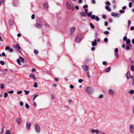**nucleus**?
I'll use <instances>...</instances> for the list:
<instances>
[{"instance_id":"nucleus-1","label":"nucleus","mask_w":134,"mask_h":134,"mask_svg":"<svg viewBox=\"0 0 134 134\" xmlns=\"http://www.w3.org/2000/svg\"><path fill=\"white\" fill-rule=\"evenodd\" d=\"M85 91L88 93L91 94L93 92V89L90 87H87L86 88Z\"/></svg>"},{"instance_id":"nucleus-2","label":"nucleus","mask_w":134,"mask_h":134,"mask_svg":"<svg viewBox=\"0 0 134 134\" xmlns=\"http://www.w3.org/2000/svg\"><path fill=\"white\" fill-rule=\"evenodd\" d=\"M35 130L36 132L37 133H39L40 131V128L39 125L36 123L34 125Z\"/></svg>"},{"instance_id":"nucleus-3","label":"nucleus","mask_w":134,"mask_h":134,"mask_svg":"<svg viewBox=\"0 0 134 134\" xmlns=\"http://www.w3.org/2000/svg\"><path fill=\"white\" fill-rule=\"evenodd\" d=\"M13 47L17 49V52H19L20 53H21V52L19 50L21 49V48L18 44H14L13 45Z\"/></svg>"},{"instance_id":"nucleus-4","label":"nucleus","mask_w":134,"mask_h":134,"mask_svg":"<svg viewBox=\"0 0 134 134\" xmlns=\"http://www.w3.org/2000/svg\"><path fill=\"white\" fill-rule=\"evenodd\" d=\"M82 38V36L81 35H78L76 38V39L75 41L76 42H79Z\"/></svg>"},{"instance_id":"nucleus-5","label":"nucleus","mask_w":134,"mask_h":134,"mask_svg":"<svg viewBox=\"0 0 134 134\" xmlns=\"http://www.w3.org/2000/svg\"><path fill=\"white\" fill-rule=\"evenodd\" d=\"M111 15L113 16H114L115 18H119L120 16V14L118 13L115 14L114 12L112 13Z\"/></svg>"},{"instance_id":"nucleus-6","label":"nucleus","mask_w":134,"mask_h":134,"mask_svg":"<svg viewBox=\"0 0 134 134\" xmlns=\"http://www.w3.org/2000/svg\"><path fill=\"white\" fill-rule=\"evenodd\" d=\"M101 132V131H99L97 130H94L93 129H92L91 131V132L92 133H96L97 134L99 132Z\"/></svg>"},{"instance_id":"nucleus-7","label":"nucleus","mask_w":134,"mask_h":134,"mask_svg":"<svg viewBox=\"0 0 134 134\" xmlns=\"http://www.w3.org/2000/svg\"><path fill=\"white\" fill-rule=\"evenodd\" d=\"M82 68L85 71H87L88 69V67L87 65H83L82 66Z\"/></svg>"},{"instance_id":"nucleus-8","label":"nucleus","mask_w":134,"mask_h":134,"mask_svg":"<svg viewBox=\"0 0 134 134\" xmlns=\"http://www.w3.org/2000/svg\"><path fill=\"white\" fill-rule=\"evenodd\" d=\"M31 126V123H28L27 122H26V128L28 130L29 129Z\"/></svg>"},{"instance_id":"nucleus-9","label":"nucleus","mask_w":134,"mask_h":134,"mask_svg":"<svg viewBox=\"0 0 134 134\" xmlns=\"http://www.w3.org/2000/svg\"><path fill=\"white\" fill-rule=\"evenodd\" d=\"M109 94L113 96L115 94V92L111 89H109Z\"/></svg>"},{"instance_id":"nucleus-10","label":"nucleus","mask_w":134,"mask_h":134,"mask_svg":"<svg viewBox=\"0 0 134 134\" xmlns=\"http://www.w3.org/2000/svg\"><path fill=\"white\" fill-rule=\"evenodd\" d=\"M126 77L127 79H129L130 78V72L127 71L126 73Z\"/></svg>"},{"instance_id":"nucleus-11","label":"nucleus","mask_w":134,"mask_h":134,"mask_svg":"<svg viewBox=\"0 0 134 134\" xmlns=\"http://www.w3.org/2000/svg\"><path fill=\"white\" fill-rule=\"evenodd\" d=\"M16 121L18 124H20L21 121V119L19 117H18L16 118Z\"/></svg>"},{"instance_id":"nucleus-12","label":"nucleus","mask_w":134,"mask_h":134,"mask_svg":"<svg viewBox=\"0 0 134 134\" xmlns=\"http://www.w3.org/2000/svg\"><path fill=\"white\" fill-rule=\"evenodd\" d=\"M42 24L41 23V24L37 23L35 24V26L38 28H40L41 27V26L42 25Z\"/></svg>"},{"instance_id":"nucleus-13","label":"nucleus","mask_w":134,"mask_h":134,"mask_svg":"<svg viewBox=\"0 0 134 134\" xmlns=\"http://www.w3.org/2000/svg\"><path fill=\"white\" fill-rule=\"evenodd\" d=\"M97 41L96 39L94 40V41H92V45L93 46H95L97 44Z\"/></svg>"},{"instance_id":"nucleus-14","label":"nucleus","mask_w":134,"mask_h":134,"mask_svg":"<svg viewBox=\"0 0 134 134\" xmlns=\"http://www.w3.org/2000/svg\"><path fill=\"white\" fill-rule=\"evenodd\" d=\"M75 28L74 27H73L71 28L70 31L71 32V34H72V33L74 32L75 30Z\"/></svg>"},{"instance_id":"nucleus-15","label":"nucleus","mask_w":134,"mask_h":134,"mask_svg":"<svg viewBox=\"0 0 134 134\" xmlns=\"http://www.w3.org/2000/svg\"><path fill=\"white\" fill-rule=\"evenodd\" d=\"M43 7L45 9L48 8V6L47 3H46L44 4L43 5Z\"/></svg>"},{"instance_id":"nucleus-16","label":"nucleus","mask_w":134,"mask_h":134,"mask_svg":"<svg viewBox=\"0 0 134 134\" xmlns=\"http://www.w3.org/2000/svg\"><path fill=\"white\" fill-rule=\"evenodd\" d=\"M30 76L32 78L34 79L35 78V76L34 75L33 73H30Z\"/></svg>"},{"instance_id":"nucleus-17","label":"nucleus","mask_w":134,"mask_h":134,"mask_svg":"<svg viewBox=\"0 0 134 134\" xmlns=\"http://www.w3.org/2000/svg\"><path fill=\"white\" fill-rule=\"evenodd\" d=\"M38 95V94H35L34 95V96L32 97V100L33 101H34L36 98L37 97Z\"/></svg>"},{"instance_id":"nucleus-18","label":"nucleus","mask_w":134,"mask_h":134,"mask_svg":"<svg viewBox=\"0 0 134 134\" xmlns=\"http://www.w3.org/2000/svg\"><path fill=\"white\" fill-rule=\"evenodd\" d=\"M130 94H133L134 93V90H131L128 92Z\"/></svg>"},{"instance_id":"nucleus-19","label":"nucleus","mask_w":134,"mask_h":134,"mask_svg":"<svg viewBox=\"0 0 134 134\" xmlns=\"http://www.w3.org/2000/svg\"><path fill=\"white\" fill-rule=\"evenodd\" d=\"M2 128L1 129L2 132L1 133V134H2V133L4 132V129L5 128L3 124H2Z\"/></svg>"},{"instance_id":"nucleus-20","label":"nucleus","mask_w":134,"mask_h":134,"mask_svg":"<svg viewBox=\"0 0 134 134\" xmlns=\"http://www.w3.org/2000/svg\"><path fill=\"white\" fill-rule=\"evenodd\" d=\"M19 59L21 62H23L24 61V59L23 58L21 57H19Z\"/></svg>"},{"instance_id":"nucleus-21","label":"nucleus","mask_w":134,"mask_h":134,"mask_svg":"<svg viewBox=\"0 0 134 134\" xmlns=\"http://www.w3.org/2000/svg\"><path fill=\"white\" fill-rule=\"evenodd\" d=\"M80 14L82 16H84L86 17V15L85 14V13L83 12H81Z\"/></svg>"},{"instance_id":"nucleus-22","label":"nucleus","mask_w":134,"mask_h":134,"mask_svg":"<svg viewBox=\"0 0 134 134\" xmlns=\"http://www.w3.org/2000/svg\"><path fill=\"white\" fill-rule=\"evenodd\" d=\"M66 5L67 7V8L68 9H70V5L69 4L68 2H66Z\"/></svg>"},{"instance_id":"nucleus-23","label":"nucleus","mask_w":134,"mask_h":134,"mask_svg":"<svg viewBox=\"0 0 134 134\" xmlns=\"http://www.w3.org/2000/svg\"><path fill=\"white\" fill-rule=\"evenodd\" d=\"M129 60L130 61L131 64H133L134 63V61L133 60L131 59V58H129Z\"/></svg>"},{"instance_id":"nucleus-24","label":"nucleus","mask_w":134,"mask_h":134,"mask_svg":"<svg viewBox=\"0 0 134 134\" xmlns=\"http://www.w3.org/2000/svg\"><path fill=\"white\" fill-rule=\"evenodd\" d=\"M9 24L10 25H12L13 24L12 21L11 20H10L9 21Z\"/></svg>"},{"instance_id":"nucleus-25","label":"nucleus","mask_w":134,"mask_h":134,"mask_svg":"<svg viewBox=\"0 0 134 134\" xmlns=\"http://www.w3.org/2000/svg\"><path fill=\"white\" fill-rule=\"evenodd\" d=\"M87 16L88 17H91V16L92 13L91 12H89L87 14Z\"/></svg>"},{"instance_id":"nucleus-26","label":"nucleus","mask_w":134,"mask_h":134,"mask_svg":"<svg viewBox=\"0 0 134 134\" xmlns=\"http://www.w3.org/2000/svg\"><path fill=\"white\" fill-rule=\"evenodd\" d=\"M24 92H25V95H27L30 92L29 91L25 90H24Z\"/></svg>"},{"instance_id":"nucleus-27","label":"nucleus","mask_w":134,"mask_h":134,"mask_svg":"<svg viewBox=\"0 0 134 134\" xmlns=\"http://www.w3.org/2000/svg\"><path fill=\"white\" fill-rule=\"evenodd\" d=\"M130 39H128L126 41V43L128 44H129L130 42Z\"/></svg>"},{"instance_id":"nucleus-28","label":"nucleus","mask_w":134,"mask_h":134,"mask_svg":"<svg viewBox=\"0 0 134 134\" xmlns=\"http://www.w3.org/2000/svg\"><path fill=\"white\" fill-rule=\"evenodd\" d=\"M34 53L36 54H37L38 53V51L37 50L35 49L34 50Z\"/></svg>"},{"instance_id":"nucleus-29","label":"nucleus","mask_w":134,"mask_h":134,"mask_svg":"<svg viewBox=\"0 0 134 134\" xmlns=\"http://www.w3.org/2000/svg\"><path fill=\"white\" fill-rule=\"evenodd\" d=\"M11 131L10 130H7L5 132V134H10Z\"/></svg>"},{"instance_id":"nucleus-30","label":"nucleus","mask_w":134,"mask_h":134,"mask_svg":"<svg viewBox=\"0 0 134 134\" xmlns=\"http://www.w3.org/2000/svg\"><path fill=\"white\" fill-rule=\"evenodd\" d=\"M125 11L124 10H119V12L122 13V14H123L125 13Z\"/></svg>"},{"instance_id":"nucleus-31","label":"nucleus","mask_w":134,"mask_h":134,"mask_svg":"<svg viewBox=\"0 0 134 134\" xmlns=\"http://www.w3.org/2000/svg\"><path fill=\"white\" fill-rule=\"evenodd\" d=\"M25 106L26 108L27 109H28L29 108V104L27 103L25 104Z\"/></svg>"},{"instance_id":"nucleus-32","label":"nucleus","mask_w":134,"mask_h":134,"mask_svg":"<svg viewBox=\"0 0 134 134\" xmlns=\"http://www.w3.org/2000/svg\"><path fill=\"white\" fill-rule=\"evenodd\" d=\"M114 55L116 58H118V54L117 53L115 52Z\"/></svg>"},{"instance_id":"nucleus-33","label":"nucleus","mask_w":134,"mask_h":134,"mask_svg":"<svg viewBox=\"0 0 134 134\" xmlns=\"http://www.w3.org/2000/svg\"><path fill=\"white\" fill-rule=\"evenodd\" d=\"M131 71H134V66L132 65L131 66Z\"/></svg>"},{"instance_id":"nucleus-34","label":"nucleus","mask_w":134,"mask_h":134,"mask_svg":"<svg viewBox=\"0 0 134 134\" xmlns=\"http://www.w3.org/2000/svg\"><path fill=\"white\" fill-rule=\"evenodd\" d=\"M90 27L92 29H93L94 28V26L92 24V23H90Z\"/></svg>"},{"instance_id":"nucleus-35","label":"nucleus","mask_w":134,"mask_h":134,"mask_svg":"<svg viewBox=\"0 0 134 134\" xmlns=\"http://www.w3.org/2000/svg\"><path fill=\"white\" fill-rule=\"evenodd\" d=\"M16 61H17V63H18V64L19 65H20L21 63H20V60L19 59H17Z\"/></svg>"},{"instance_id":"nucleus-36","label":"nucleus","mask_w":134,"mask_h":134,"mask_svg":"<svg viewBox=\"0 0 134 134\" xmlns=\"http://www.w3.org/2000/svg\"><path fill=\"white\" fill-rule=\"evenodd\" d=\"M112 3L114 4L113 7H114V8H115V1L114 0H113L112 1Z\"/></svg>"},{"instance_id":"nucleus-37","label":"nucleus","mask_w":134,"mask_h":134,"mask_svg":"<svg viewBox=\"0 0 134 134\" xmlns=\"http://www.w3.org/2000/svg\"><path fill=\"white\" fill-rule=\"evenodd\" d=\"M95 19V20L97 21H99V18L97 16L96 17Z\"/></svg>"},{"instance_id":"nucleus-38","label":"nucleus","mask_w":134,"mask_h":134,"mask_svg":"<svg viewBox=\"0 0 134 134\" xmlns=\"http://www.w3.org/2000/svg\"><path fill=\"white\" fill-rule=\"evenodd\" d=\"M1 87L2 89H3L4 88V86L3 84L2 83L1 84Z\"/></svg>"},{"instance_id":"nucleus-39","label":"nucleus","mask_w":134,"mask_h":134,"mask_svg":"<svg viewBox=\"0 0 134 134\" xmlns=\"http://www.w3.org/2000/svg\"><path fill=\"white\" fill-rule=\"evenodd\" d=\"M96 17V16L95 15H92L91 16V18L92 19H94Z\"/></svg>"},{"instance_id":"nucleus-40","label":"nucleus","mask_w":134,"mask_h":134,"mask_svg":"<svg viewBox=\"0 0 134 134\" xmlns=\"http://www.w3.org/2000/svg\"><path fill=\"white\" fill-rule=\"evenodd\" d=\"M0 64L2 65H3L4 64V62L3 61H0Z\"/></svg>"},{"instance_id":"nucleus-41","label":"nucleus","mask_w":134,"mask_h":134,"mask_svg":"<svg viewBox=\"0 0 134 134\" xmlns=\"http://www.w3.org/2000/svg\"><path fill=\"white\" fill-rule=\"evenodd\" d=\"M86 74L87 75V77H88L90 78V75L89 74V72H87L86 73Z\"/></svg>"},{"instance_id":"nucleus-42","label":"nucleus","mask_w":134,"mask_h":134,"mask_svg":"<svg viewBox=\"0 0 134 134\" xmlns=\"http://www.w3.org/2000/svg\"><path fill=\"white\" fill-rule=\"evenodd\" d=\"M10 48V47L9 46H7L5 48V50L6 51L9 50Z\"/></svg>"},{"instance_id":"nucleus-43","label":"nucleus","mask_w":134,"mask_h":134,"mask_svg":"<svg viewBox=\"0 0 134 134\" xmlns=\"http://www.w3.org/2000/svg\"><path fill=\"white\" fill-rule=\"evenodd\" d=\"M34 87L36 88L38 87L37 84L36 83H35L34 85Z\"/></svg>"},{"instance_id":"nucleus-44","label":"nucleus","mask_w":134,"mask_h":134,"mask_svg":"<svg viewBox=\"0 0 134 134\" xmlns=\"http://www.w3.org/2000/svg\"><path fill=\"white\" fill-rule=\"evenodd\" d=\"M104 40L105 42H108V39L107 38H104Z\"/></svg>"},{"instance_id":"nucleus-45","label":"nucleus","mask_w":134,"mask_h":134,"mask_svg":"<svg viewBox=\"0 0 134 134\" xmlns=\"http://www.w3.org/2000/svg\"><path fill=\"white\" fill-rule=\"evenodd\" d=\"M127 38L126 36H124L123 38V40L124 41H126L127 40Z\"/></svg>"},{"instance_id":"nucleus-46","label":"nucleus","mask_w":134,"mask_h":134,"mask_svg":"<svg viewBox=\"0 0 134 134\" xmlns=\"http://www.w3.org/2000/svg\"><path fill=\"white\" fill-rule=\"evenodd\" d=\"M102 18L104 19H105L106 18V16L105 15H103L102 16Z\"/></svg>"},{"instance_id":"nucleus-47","label":"nucleus","mask_w":134,"mask_h":134,"mask_svg":"<svg viewBox=\"0 0 134 134\" xmlns=\"http://www.w3.org/2000/svg\"><path fill=\"white\" fill-rule=\"evenodd\" d=\"M4 97L5 98L7 97L8 96V94L7 92H5L4 93Z\"/></svg>"},{"instance_id":"nucleus-48","label":"nucleus","mask_w":134,"mask_h":134,"mask_svg":"<svg viewBox=\"0 0 134 134\" xmlns=\"http://www.w3.org/2000/svg\"><path fill=\"white\" fill-rule=\"evenodd\" d=\"M130 128L131 129H132L133 127V126L132 124H131L130 125Z\"/></svg>"},{"instance_id":"nucleus-49","label":"nucleus","mask_w":134,"mask_h":134,"mask_svg":"<svg viewBox=\"0 0 134 134\" xmlns=\"http://www.w3.org/2000/svg\"><path fill=\"white\" fill-rule=\"evenodd\" d=\"M104 34L106 35H108L109 34V32L108 31H105L104 32Z\"/></svg>"},{"instance_id":"nucleus-50","label":"nucleus","mask_w":134,"mask_h":134,"mask_svg":"<svg viewBox=\"0 0 134 134\" xmlns=\"http://www.w3.org/2000/svg\"><path fill=\"white\" fill-rule=\"evenodd\" d=\"M23 92L22 91H18L17 92V93L18 94H21Z\"/></svg>"},{"instance_id":"nucleus-51","label":"nucleus","mask_w":134,"mask_h":134,"mask_svg":"<svg viewBox=\"0 0 134 134\" xmlns=\"http://www.w3.org/2000/svg\"><path fill=\"white\" fill-rule=\"evenodd\" d=\"M88 7V5L87 4H85V5H84L83 6V7L84 8L86 9V8H87Z\"/></svg>"},{"instance_id":"nucleus-52","label":"nucleus","mask_w":134,"mask_h":134,"mask_svg":"<svg viewBox=\"0 0 134 134\" xmlns=\"http://www.w3.org/2000/svg\"><path fill=\"white\" fill-rule=\"evenodd\" d=\"M103 64L104 65H106L107 64V63L106 61H103Z\"/></svg>"},{"instance_id":"nucleus-53","label":"nucleus","mask_w":134,"mask_h":134,"mask_svg":"<svg viewBox=\"0 0 134 134\" xmlns=\"http://www.w3.org/2000/svg\"><path fill=\"white\" fill-rule=\"evenodd\" d=\"M35 15L34 14H33L32 15V16H31V18L32 19H34L35 18Z\"/></svg>"},{"instance_id":"nucleus-54","label":"nucleus","mask_w":134,"mask_h":134,"mask_svg":"<svg viewBox=\"0 0 134 134\" xmlns=\"http://www.w3.org/2000/svg\"><path fill=\"white\" fill-rule=\"evenodd\" d=\"M91 3L94 4L96 3V1L95 0H91Z\"/></svg>"},{"instance_id":"nucleus-55","label":"nucleus","mask_w":134,"mask_h":134,"mask_svg":"<svg viewBox=\"0 0 134 134\" xmlns=\"http://www.w3.org/2000/svg\"><path fill=\"white\" fill-rule=\"evenodd\" d=\"M131 21L130 20H128V27L131 24Z\"/></svg>"},{"instance_id":"nucleus-56","label":"nucleus","mask_w":134,"mask_h":134,"mask_svg":"<svg viewBox=\"0 0 134 134\" xmlns=\"http://www.w3.org/2000/svg\"><path fill=\"white\" fill-rule=\"evenodd\" d=\"M132 4L131 2H130L129 3V7L131 8L132 7Z\"/></svg>"},{"instance_id":"nucleus-57","label":"nucleus","mask_w":134,"mask_h":134,"mask_svg":"<svg viewBox=\"0 0 134 134\" xmlns=\"http://www.w3.org/2000/svg\"><path fill=\"white\" fill-rule=\"evenodd\" d=\"M8 93L10 94H12L14 93V91H8Z\"/></svg>"},{"instance_id":"nucleus-58","label":"nucleus","mask_w":134,"mask_h":134,"mask_svg":"<svg viewBox=\"0 0 134 134\" xmlns=\"http://www.w3.org/2000/svg\"><path fill=\"white\" fill-rule=\"evenodd\" d=\"M105 8L106 9L108 12L109 11V6H106Z\"/></svg>"},{"instance_id":"nucleus-59","label":"nucleus","mask_w":134,"mask_h":134,"mask_svg":"<svg viewBox=\"0 0 134 134\" xmlns=\"http://www.w3.org/2000/svg\"><path fill=\"white\" fill-rule=\"evenodd\" d=\"M126 50H128L130 49V47L128 45L126 47Z\"/></svg>"},{"instance_id":"nucleus-60","label":"nucleus","mask_w":134,"mask_h":134,"mask_svg":"<svg viewBox=\"0 0 134 134\" xmlns=\"http://www.w3.org/2000/svg\"><path fill=\"white\" fill-rule=\"evenodd\" d=\"M20 106H22L23 105V102H20Z\"/></svg>"},{"instance_id":"nucleus-61","label":"nucleus","mask_w":134,"mask_h":134,"mask_svg":"<svg viewBox=\"0 0 134 134\" xmlns=\"http://www.w3.org/2000/svg\"><path fill=\"white\" fill-rule=\"evenodd\" d=\"M118 49L117 48H116L115 49V52L118 53Z\"/></svg>"},{"instance_id":"nucleus-62","label":"nucleus","mask_w":134,"mask_h":134,"mask_svg":"<svg viewBox=\"0 0 134 134\" xmlns=\"http://www.w3.org/2000/svg\"><path fill=\"white\" fill-rule=\"evenodd\" d=\"M13 49H12V48H10L9 50V51L10 52H13Z\"/></svg>"},{"instance_id":"nucleus-63","label":"nucleus","mask_w":134,"mask_h":134,"mask_svg":"<svg viewBox=\"0 0 134 134\" xmlns=\"http://www.w3.org/2000/svg\"><path fill=\"white\" fill-rule=\"evenodd\" d=\"M83 80L82 79H80L78 80V82L79 83H81L83 81Z\"/></svg>"},{"instance_id":"nucleus-64","label":"nucleus","mask_w":134,"mask_h":134,"mask_svg":"<svg viewBox=\"0 0 134 134\" xmlns=\"http://www.w3.org/2000/svg\"><path fill=\"white\" fill-rule=\"evenodd\" d=\"M130 29L131 30H134V27L133 26H132L131 27Z\"/></svg>"}]
</instances>
